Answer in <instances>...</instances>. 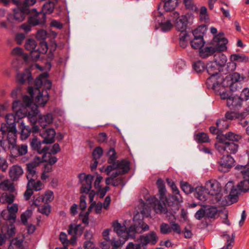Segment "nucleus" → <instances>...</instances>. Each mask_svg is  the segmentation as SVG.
I'll return each instance as SVG.
<instances>
[{
	"label": "nucleus",
	"instance_id": "f257e3e1",
	"mask_svg": "<svg viewBox=\"0 0 249 249\" xmlns=\"http://www.w3.org/2000/svg\"><path fill=\"white\" fill-rule=\"evenodd\" d=\"M12 108L15 114H9L5 117L6 121V128H11L13 126H16V124H20L27 115V110L26 107L22 106L20 101H15L13 103Z\"/></svg>",
	"mask_w": 249,
	"mask_h": 249
},
{
	"label": "nucleus",
	"instance_id": "f03ea898",
	"mask_svg": "<svg viewBox=\"0 0 249 249\" xmlns=\"http://www.w3.org/2000/svg\"><path fill=\"white\" fill-rule=\"evenodd\" d=\"M221 68L220 66L214 62H211L207 66V71L210 77L207 78L206 83L209 86L213 83L212 88L215 91L219 90L223 80V78L218 75Z\"/></svg>",
	"mask_w": 249,
	"mask_h": 249
},
{
	"label": "nucleus",
	"instance_id": "7ed1b4c3",
	"mask_svg": "<svg viewBox=\"0 0 249 249\" xmlns=\"http://www.w3.org/2000/svg\"><path fill=\"white\" fill-rule=\"evenodd\" d=\"M24 47L25 49L30 53L31 57L34 61H37L41 53H46L48 50L46 42H41L37 45L36 42L33 39L26 40Z\"/></svg>",
	"mask_w": 249,
	"mask_h": 249
},
{
	"label": "nucleus",
	"instance_id": "20e7f679",
	"mask_svg": "<svg viewBox=\"0 0 249 249\" xmlns=\"http://www.w3.org/2000/svg\"><path fill=\"white\" fill-rule=\"evenodd\" d=\"M245 179L241 181L236 186H232L229 195L228 196V199L231 201V204L237 201L238 195L242 192H247L249 190V187L246 188V184L245 183Z\"/></svg>",
	"mask_w": 249,
	"mask_h": 249
},
{
	"label": "nucleus",
	"instance_id": "39448f33",
	"mask_svg": "<svg viewBox=\"0 0 249 249\" xmlns=\"http://www.w3.org/2000/svg\"><path fill=\"white\" fill-rule=\"evenodd\" d=\"M206 186L208 194L213 196H215L217 201L221 198L220 192L221 186L219 182L214 179L210 180L206 182Z\"/></svg>",
	"mask_w": 249,
	"mask_h": 249
},
{
	"label": "nucleus",
	"instance_id": "423d86ee",
	"mask_svg": "<svg viewBox=\"0 0 249 249\" xmlns=\"http://www.w3.org/2000/svg\"><path fill=\"white\" fill-rule=\"evenodd\" d=\"M228 40L224 37L223 33H219L215 35L213 38L212 45L215 52H223L227 50Z\"/></svg>",
	"mask_w": 249,
	"mask_h": 249
},
{
	"label": "nucleus",
	"instance_id": "0eeeda50",
	"mask_svg": "<svg viewBox=\"0 0 249 249\" xmlns=\"http://www.w3.org/2000/svg\"><path fill=\"white\" fill-rule=\"evenodd\" d=\"M78 178L82 186L81 193L88 194L91 190L93 176L91 175H86L84 173L78 175Z\"/></svg>",
	"mask_w": 249,
	"mask_h": 249
},
{
	"label": "nucleus",
	"instance_id": "6e6552de",
	"mask_svg": "<svg viewBox=\"0 0 249 249\" xmlns=\"http://www.w3.org/2000/svg\"><path fill=\"white\" fill-rule=\"evenodd\" d=\"M149 226L142 220L136 221L133 225L128 228V233L130 238H133L135 237L136 233H142L149 230Z\"/></svg>",
	"mask_w": 249,
	"mask_h": 249
},
{
	"label": "nucleus",
	"instance_id": "1a4fd4ad",
	"mask_svg": "<svg viewBox=\"0 0 249 249\" xmlns=\"http://www.w3.org/2000/svg\"><path fill=\"white\" fill-rule=\"evenodd\" d=\"M46 16L44 13L37 12L35 9L32 11V15L28 19V22L32 26L43 25L46 22Z\"/></svg>",
	"mask_w": 249,
	"mask_h": 249
},
{
	"label": "nucleus",
	"instance_id": "9d476101",
	"mask_svg": "<svg viewBox=\"0 0 249 249\" xmlns=\"http://www.w3.org/2000/svg\"><path fill=\"white\" fill-rule=\"evenodd\" d=\"M152 202L154 203L153 209L157 213H164L169 219H174L175 216L174 213L168 210L164 204H162L158 199L154 197L152 199Z\"/></svg>",
	"mask_w": 249,
	"mask_h": 249
},
{
	"label": "nucleus",
	"instance_id": "9b49d317",
	"mask_svg": "<svg viewBox=\"0 0 249 249\" xmlns=\"http://www.w3.org/2000/svg\"><path fill=\"white\" fill-rule=\"evenodd\" d=\"M234 160L230 155H224L218 162V169L222 172H227L233 165Z\"/></svg>",
	"mask_w": 249,
	"mask_h": 249
},
{
	"label": "nucleus",
	"instance_id": "f8f14e48",
	"mask_svg": "<svg viewBox=\"0 0 249 249\" xmlns=\"http://www.w3.org/2000/svg\"><path fill=\"white\" fill-rule=\"evenodd\" d=\"M41 162L40 157L36 156L30 163L27 164V170L28 174L27 178L28 179L34 178H37V175L36 172V168Z\"/></svg>",
	"mask_w": 249,
	"mask_h": 249
},
{
	"label": "nucleus",
	"instance_id": "ddd939ff",
	"mask_svg": "<svg viewBox=\"0 0 249 249\" xmlns=\"http://www.w3.org/2000/svg\"><path fill=\"white\" fill-rule=\"evenodd\" d=\"M171 17L176 18L175 27L177 30L183 32L186 30L188 24V18L186 16L182 15L179 17V14L176 12L171 14Z\"/></svg>",
	"mask_w": 249,
	"mask_h": 249
},
{
	"label": "nucleus",
	"instance_id": "4468645a",
	"mask_svg": "<svg viewBox=\"0 0 249 249\" xmlns=\"http://www.w3.org/2000/svg\"><path fill=\"white\" fill-rule=\"evenodd\" d=\"M140 242V245L142 247H145L147 244H149L152 245H155L158 240L155 232L152 231L145 235H141L139 238Z\"/></svg>",
	"mask_w": 249,
	"mask_h": 249
},
{
	"label": "nucleus",
	"instance_id": "2eb2a0df",
	"mask_svg": "<svg viewBox=\"0 0 249 249\" xmlns=\"http://www.w3.org/2000/svg\"><path fill=\"white\" fill-rule=\"evenodd\" d=\"M16 80L20 85H23L26 83L30 84L33 81L31 71L27 69L22 72L18 73L16 77Z\"/></svg>",
	"mask_w": 249,
	"mask_h": 249
},
{
	"label": "nucleus",
	"instance_id": "dca6fc26",
	"mask_svg": "<svg viewBox=\"0 0 249 249\" xmlns=\"http://www.w3.org/2000/svg\"><path fill=\"white\" fill-rule=\"evenodd\" d=\"M45 144L43 142V140L40 141L36 137L33 138L30 141V146L32 149L36 151L39 154H43V155L47 152L49 150V147L45 146L42 147V144Z\"/></svg>",
	"mask_w": 249,
	"mask_h": 249
},
{
	"label": "nucleus",
	"instance_id": "f3484780",
	"mask_svg": "<svg viewBox=\"0 0 249 249\" xmlns=\"http://www.w3.org/2000/svg\"><path fill=\"white\" fill-rule=\"evenodd\" d=\"M30 13L29 8L22 7L21 8H17L14 10L13 20L15 22H20L24 20L26 15Z\"/></svg>",
	"mask_w": 249,
	"mask_h": 249
},
{
	"label": "nucleus",
	"instance_id": "a211bd4d",
	"mask_svg": "<svg viewBox=\"0 0 249 249\" xmlns=\"http://www.w3.org/2000/svg\"><path fill=\"white\" fill-rule=\"evenodd\" d=\"M40 135L43 139V142L45 144L53 143L54 142L55 132L53 128H48L40 131Z\"/></svg>",
	"mask_w": 249,
	"mask_h": 249
},
{
	"label": "nucleus",
	"instance_id": "6ab92c4d",
	"mask_svg": "<svg viewBox=\"0 0 249 249\" xmlns=\"http://www.w3.org/2000/svg\"><path fill=\"white\" fill-rule=\"evenodd\" d=\"M9 148L10 149L12 156L15 158L27 154L28 152V146L25 144L20 145H17L15 144L11 147L9 146Z\"/></svg>",
	"mask_w": 249,
	"mask_h": 249
},
{
	"label": "nucleus",
	"instance_id": "aec40b11",
	"mask_svg": "<svg viewBox=\"0 0 249 249\" xmlns=\"http://www.w3.org/2000/svg\"><path fill=\"white\" fill-rule=\"evenodd\" d=\"M1 231L2 235L5 239L10 238L13 237L15 233L16 230L14 225V223H4L3 225L1 227Z\"/></svg>",
	"mask_w": 249,
	"mask_h": 249
},
{
	"label": "nucleus",
	"instance_id": "412c9836",
	"mask_svg": "<svg viewBox=\"0 0 249 249\" xmlns=\"http://www.w3.org/2000/svg\"><path fill=\"white\" fill-rule=\"evenodd\" d=\"M114 231L118 235V236L123 238L125 240L129 237L128 233V229L126 231L125 226H122L118 222H114L113 225Z\"/></svg>",
	"mask_w": 249,
	"mask_h": 249
},
{
	"label": "nucleus",
	"instance_id": "4be33fe9",
	"mask_svg": "<svg viewBox=\"0 0 249 249\" xmlns=\"http://www.w3.org/2000/svg\"><path fill=\"white\" fill-rule=\"evenodd\" d=\"M23 174L22 167L18 165H14L10 169L9 174L11 180L17 181Z\"/></svg>",
	"mask_w": 249,
	"mask_h": 249
},
{
	"label": "nucleus",
	"instance_id": "5701e85b",
	"mask_svg": "<svg viewBox=\"0 0 249 249\" xmlns=\"http://www.w3.org/2000/svg\"><path fill=\"white\" fill-rule=\"evenodd\" d=\"M38 91V95L35 98V102L37 106L44 107L49 100V93L47 91H42L41 92L38 89H36Z\"/></svg>",
	"mask_w": 249,
	"mask_h": 249
},
{
	"label": "nucleus",
	"instance_id": "b1692460",
	"mask_svg": "<svg viewBox=\"0 0 249 249\" xmlns=\"http://www.w3.org/2000/svg\"><path fill=\"white\" fill-rule=\"evenodd\" d=\"M7 131V140L9 144V146L12 147L16 144L17 140V129L14 126L11 128L6 129Z\"/></svg>",
	"mask_w": 249,
	"mask_h": 249
},
{
	"label": "nucleus",
	"instance_id": "393cba45",
	"mask_svg": "<svg viewBox=\"0 0 249 249\" xmlns=\"http://www.w3.org/2000/svg\"><path fill=\"white\" fill-rule=\"evenodd\" d=\"M115 163V168L124 175L127 173L129 169V162L126 160H117Z\"/></svg>",
	"mask_w": 249,
	"mask_h": 249
},
{
	"label": "nucleus",
	"instance_id": "a878e982",
	"mask_svg": "<svg viewBox=\"0 0 249 249\" xmlns=\"http://www.w3.org/2000/svg\"><path fill=\"white\" fill-rule=\"evenodd\" d=\"M195 190V196L196 198L202 201H205L207 199L209 194L207 188L203 186H198L196 188Z\"/></svg>",
	"mask_w": 249,
	"mask_h": 249
},
{
	"label": "nucleus",
	"instance_id": "bb28decb",
	"mask_svg": "<svg viewBox=\"0 0 249 249\" xmlns=\"http://www.w3.org/2000/svg\"><path fill=\"white\" fill-rule=\"evenodd\" d=\"M215 52L214 49L211 44L210 46H203L200 48L199 50V54L201 58L204 59L213 55Z\"/></svg>",
	"mask_w": 249,
	"mask_h": 249
},
{
	"label": "nucleus",
	"instance_id": "cd10ccee",
	"mask_svg": "<svg viewBox=\"0 0 249 249\" xmlns=\"http://www.w3.org/2000/svg\"><path fill=\"white\" fill-rule=\"evenodd\" d=\"M47 76V73L41 74L40 77L36 79L35 83L36 85L38 84L40 85L43 84L44 88L45 89L44 91H47L48 92L47 90L51 89L52 88V83L50 80L45 79Z\"/></svg>",
	"mask_w": 249,
	"mask_h": 249
},
{
	"label": "nucleus",
	"instance_id": "c85d7f7f",
	"mask_svg": "<svg viewBox=\"0 0 249 249\" xmlns=\"http://www.w3.org/2000/svg\"><path fill=\"white\" fill-rule=\"evenodd\" d=\"M242 100L238 96H234L231 97L227 101V105L229 107L233 109H238L241 107Z\"/></svg>",
	"mask_w": 249,
	"mask_h": 249
},
{
	"label": "nucleus",
	"instance_id": "c756f323",
	"mask_svg": "<svg viewBox=\"0 0 249 249\" xmlns=\"http://www.w3.org/2000/svg\"><path fill=\"white\" fill-rule=\"evenodd\" d=\"M53 121V116L51 113L39 115L38 118V123L43 129L45 128L48 124L52 123Z\"/></svg>",
	"mask_w": 249,
	"mask_h": 249
},
{
	"label": "nucleus",
	"instance_id": "7c9ffc66",
	"mask_svg": "<svg viewBox=\"0 0 249 249\" xmlns=\"http://www.w3.org/2000/svg\"><path fill=\"white\" fill-rule=\"evenodd\" d=\"M225 142H237L241 139V136L232 132H229L224 135H218Z\"/></svg>",
	"mask_w": 249,
	"mask_h": 249
},
{
	"label": "nucleus",
	"instance_id": "2f4dec72",
	"mask_svg": "<svg viewBox=\"0 0 249 249\" xmlns=\"http://www.w3.org/2000/svg\"><path fill=\"white\" fill-rule=\"evenodd\" d=\"M236 169L241 170V173L245 179L244 183L246 184V188L249 187V167L245 166L237 165L235 167Z\"/></svg>",
	"mask_w": 249,
	"mask_h": 249
},
{
	"label": "nucleus",
	"instance_id": "473e14b6",
	"mask_svg": "<svg viewBox=\"0 0 249 249\" xmlns=\"http://www.w3.org/2000/svg\"><path fill=\"white\" fill-rule=\"evenodd\" d=\"M215 53H216L214 55V62L221 67L224 66L227 61V56L221 52H216Z\"/></svg>",
	"mask_w": 249,
	"mask_h": 249
},
{
	"label": "nucleus",
	"instance_id": "72a5a7b5",
	"mask_svg": "<svg viewBox=\"0 0 249 249\" xmlns=\"http://www.w3.org/2000/svg\"><path fill=\"white\" fill-rule=\"evenodd\" d=\"M41 162H47L50 165L55 163L57 161V158L55 156H52L51 153L48 151L45 153L41 157H40Z\"/></svg>",
	"mask_w": 249,
	"mask_h": 249
},
{
	"label": "nucleus",
	"instance_id": "f704fd0d",
	"mask_svg": "<svg viewBox=\"0 0 249 249\" xmlns=\"http://www.w3.org/2000/svg\"><path fill=\"white\" fill-rule=\"evenodd\" d=\"M36 178H32L28 180V187H30L33 190L38 191L41 190L43 188L42 183L38 180L36 181L35 180Z\"/></svg>",
	"mask_w": 249,
	"mask_h": 249
},
{
	"label": "nucleus",
	"instance_id": "c9c22d12",
	"mask_svg": "<svg viewBox=\"0 0 249 249\" xmlns=\"http://www.w3.org/2000/svg\"><path fill=\"white\" fill-rule=\"evenodd\" d=\"M230 76L232 82V84L230 86V89L232 91L234 90L233 86L235 83L242 81L245 79V77L241 75L240 73L236 72H232L230 74Z\"/></svg>",
	"mask_w": 249,
	"mask_h": 249
},
{
	"label": "nucleus",
	"instance_id": "e433bc0d",
	"mask_svg": "<svg viewBox=\"0 0 249 249\" xmlns=\"http://www.w3.org/2000/svg\"><path fill=\"white\" fill-rule=\"evenodd\" d=\"M206 26L204 25L198 26L192 32L194 38H203V36L206 32Z\"/></svg>",
	"mask_w": 249,
	"mask_h": 249
},
{
	"label": "nucleus",
	"instance_id": "4c0bfd02",
	"mask_svg": "<svg viewBox=\"0 0 249 249\" xmlns=\"http://www.w3.org/2000/svg\"><path fill=\"white\" fill-rule=\"evenodd\" d=\"M20 128L21 129V138L22 140L26 139L30 135L31 130L29 126L25 125L23 121L20 122Z\"/></svg>",
	"mask_w": 249,
	"mask_h": 249
},
{
	"label": "nucleus",
	"instance_id": "58836bf2",
	"mask_svg": "<svg viewBox=\"0 0 249 249\" xmlns=\"http://www.w3.org/2000/svg\"><path fill=\"white\" fill-rule=\"evenodd\" d=\"M205 41L203 38H194L190 40V44L192 48L194 49H199L201 48L204 45Z\"/></svg>",
	"mask_w": 249,
	"mask_h": 249
},
{
	"label": "nucleus",
	"instance_id": "ea45409f",
	"mask_svg": "<svg viewBox=\"0 0 249 249\" xmlns=\"http://www.w3.org/2000/svg\"><path fill=\"white\" fill-rule=\"evenodd\" d=\"M238 145L234 142H226V152L228 154H235L237 151Z\"/></svg>",
	"mask_w": 249,
	"mask_h": 249
},
{
	"label": "nucleus",
	"instance_id": "a19ab883",
	"mask_svg": "<svg viewBox=\"0 0 249 249\" xmlns=\"http://www.w3.org/2000/svg\"><path fill=\"white\" fill-rule=\"evenodd\" d=\"M216 125L218 130H220L221 133L222 131L229 128L230 123L228 120L223 118L218 120L216 122Z\"/></svg>",
	"mask_w": 249,
	"mask_h": 249
},
{
	"label": "nucleus",
	"instance_id": "79ce46f5",
	"mask_svg": "<svg viewBox=\"0 0 249 249\" xmlns=\"http://www.w3.org/2000/svg\"><path fill=\"white\" fill-rule=\"evenodd\" d=\"M216 138L218 142L215 143V147L219 152L224 154L226 152V142L219 135Z\"/></svg>",
	"mask_w": 249,
	"mask_h": 249
},
{
	"label": "nucleus",
	"instance_id": "37998d69",
	"mask_svg": "<svg viewBox=\"0 0 249 249\" xmlns=\"http://www.w3.org/2000/svg\"><path fill=\"white\" fill-rule=\"evenodd\" d=\"M0 217L5 221L4 223H15L16 219L11 215L10 212L6 210H4L2 211Z\"/></svg>",
	"mask_w": 249,
	"mask_h": 249
},
{
	"label": "nucleus",
	"instance_id": "c03bdc74",
	"mask_svg": "<svg viewBox=\"0 0 249 249\" xmlns=\"http://www.w3.org/2000/svg\"><path fill=\"white\" fill-rule=\"evenodd\" d=\"M230 60L231 61L239 62H246L249 58L247 56L243 54H233L231 55Z\"/></svg>",
	"mask_w": 249,
	"mask_h": 249
},
{
	"label": "nucleus",
	"instance_id": "a18cd8bd",
	"mask_svg": "<svg viewBox=\"0 0 249 249\" xmlns=\"http://www.w3.org/2000/svg\"><path fill=\"white\" fill-rule=\"evenodd\" d=\"M6 125L2 124L1 128L0 129V147H1L4 151L6 150V148L4 147V138L6 135L7 131Z\"/></svg>",
	"mask_w": 249,
	"mask_h": 249
},
{
	"label": "nucleus",
	"instance_id": "49530a36",
	"mask_svg": "<svg viewBox=\"0 0 249 249\" xmlns=\"http://www.w3.org/2000/svg\"><path fill=\"white\" fill-rule=\"evenodd\" d=\"M169 199L172 201L174 204L176 205V210H178V204L182 201V197L179 193L174 194L173 195L169 197Z\"/></svg>",
	"mask_w": 249,
	"mask_h": 249
},
{
	"label": "nucleus",
	"instance_id": "de8ad7c7",
	"mask_svg": "<svg viewBox=\"0 0 249 249\" xmlns=\"http://www.w3.org/2000/svg\"><path fill=\"white\" fill-rule=\"evenodd\" d=\"M54 3L50 1L48 2L45 3L42 7V12L44 13L45 15L46 14H50L52 13L54 10Z\"/></svg>",
	"mask_w": 249,
	"mask_h": 249
},
{
	"label": "nucleus",
	"instance_id": "09e8293b",
	"mask_svg": "<svg viewBox=\"0 0 249 249\" xmlns=\"http://www.w3.org/2000/svg\"><path fill=\"white\" fill-rule=\"evenodd\" d=\"M205 209L206 217L210 218H214L217 213V210L215 207L210 206Z\"/></svg>",
	"mask_w": 249,
	"mask_h": 249
},
{
	"label": "nucleus",
	"instance_id": "8fccbe9b",
	"mask_svg": "<svg viewBox=\"0 0 249 249\" xmlns=\"http://www.w3.org/2000/svg\"><path fill=\"white\" fill-rule=\"evenodd\" d=\"M196 139L198 142H209V138L207 134L201 132L197 134L196 136Z\"/></svg>",
	"mask_w": 249,
	"mask_h": 249
},
{
	"label": "nucleus",
	"instance_id": "3c124183",
	"mask_svg": "<svg viewBox=\"0 0 249 249\" xmlns=\"http://www.w3.org/2000/svg\"><path fill=\"white\" fill-rule=\"evenodd\" d=\"M193 67L194 70L197 72H200L205 69L204 63L200 60H198L194 62Z\"/></svg>",
	"mask_w": 249,
	"mask_h": 249
},
{
	"label": "nucleus",
	"instance_id": "603ef678",
	"mask_svg": "<svg viewBox=\"0 0 249 249\" xmlns=\"http://www.w3.org/2000/svg\"><path fill=\"white\" fill-rule=\"evenodd\" d=\"M181 188L182 191L186 194H189L194 191V188L186 182H181Z\"/></svg>",
	"mask_w": 249,
	"mask_h": 249
},
{
	"label": "nucleus",
	"instance_id": "864d4df0",
	"mask_svg": "<svg viewBox=\"0 0 249 249\" xmlns=\"http://www.w3.org/2000/svg\"><path fill=\"white\" fill-rule=\"evenodd\" d=\"M13 20L12 19V17L8 18L7 22L5 21H2L0 23V26L1 28L11 30L13 28H14V22H13Z\"/></svg>",
	"mask_w": 249,
	"mask_h": 249
},
{
	"label": "nucleus",
	"instance_id": "5fc2aeb1",
	"mask_svg": "<svg viewBox=\"0 0 249 249\" xmlns=\"http://www.w3.org/2000/svg\"><path fill=\"white\" fill-rule=\"evenodd\" d=\"M124 241H122L120 239H116L115 238H112L111 239L110 245L112 247V249H120V248L122 245L124 243Z\"/></svg>",
	"mask_w": 249,
	"mask_h": 249
},
{
	"label": "nucleus",
	"instance_id": "6e6d98bb",
	"mask_svg": "<svg viewBox=\"0 0 249 249\" xmlns=\"http://www.w3.org/2000/svg\"><path fill=\"white\" fill-rule=\"evenodd\" d=\"M160 231L162 234H167L171 232V226L167 223H162L160 225Z\"/></svg>",
	"mask_w": 249,
	"mask_h": 249
},
{
	"label": "nucleus",
	"instance_id": "4d7b16f0",
	"mask_svg": "<svg viewBox=\"0 0 249 249\" xmlns=\"http://www.w3.org/2000/svg\"><path fill=\"white\" fill-rule=\"evenodd\" d=\"M33 98H34L31 97L30 96L25 95L23 97V102H21V101H20L22 106L26 107L27 110H28L27 107H29L33 102Z\"/></svg>",
	"mask_w": 249,
	"mask_h": 249
},
{
	"label": "nucleus",
	"instance_id": "13d9d810",
	"mask_svg": "<svg viewBox=\"0 0 249 249\" xmlns=\"http://www.w3.org/2000/svg\"><path fill=\"white\" fill-rule=\"evenodd\" d=\"M7 210H8L10 213L11 214L12 216L16 219V213L18 211V206L17 204H13L11 206H8Z\"/></svg>",
	"mask_w": 249,
	"mask_h": 249
},
{
	"label": "nucleus",
	"instance_id": "bf43d9fd",
	"mask_svg": "<svg viewBox=\"0 0 249 249\" xmlns=\"http://www.w3.org/2000/svg\"><path fill=\"white\" fill-rule=\"evenodd\" d=\"M160 26L161 30L164 32L170 31L173 27V24L171 23L169 20H168L164 22H161Z\"/></svg>",
	"mask_w": 249,
	"mask_h": 249
},
{
	"label": "nucleus",
	"instance_id": "052dcab7",
	"mask_svg": "<svg viewBox=\"0 0 249 249\" xmlns=\"http://www.w3.org/2000/svg\"><path fill=\"white\" fill-rule=\"evenodd\" d=\"M225 119L229 120H233L239 118V115L236 112L233 111H227L225 115Z\"/></svg>",
	"mask_w": 249,
	"mask_h": 249
},
{
	"label": "nucleus",
	"instance_id": "680f3d73",
	"mask_svg": "<svg viewBox=\"0 0 249 249\" xmlns=\"http://www.w3.org/2000/svg\"><path fill=\"white\" fill-rule=\"evenodd\" d=\"M23 239H18V238L13 239L11 241V244L18 249H22Z\"/></svg>",
	"mask_w": 249,
	"mask_h": 249
},
{
	"label": "nucleus",
	"instance_id": "e2e57ef3",
	"mask_svg": "<svg viewBox=\"0 0 249 249\" xmlns=\"http://www.w3.org/2000/svg\"><path fill=\"white\" fill-rule=\"evenodd\" d=\"M108 154L110 155L109 159H108V163H116V152L114 149L111 148L109 149Z\"/></svg>",
	"mask_w": 249,
	"mask_h": 249
},
{
	"label": "nucleus",
	"instance_id": "0e129e2a",
	"mask_svg": "<svg viewBox=\"0 0 249 249\" xmlns=\"http://www.w3.org/2000/svg\"><path fill=\"white\" fill-rule=\"evenodd\" d=\"M164 2L163 7L165 11H170L174 9L175 7L172 4V0H161Z\"/></svg>",
	"mask_w": 249,
	"mask_h": 249
},
{
	"label": "nucleus",
	"instance_id": "69168bd1",
	"mask_svg": "<svg viewBox=\"0 0 249 249\" xmlns=\"http://www.w3.org/2000/svg\"><path fill=\"white\" fill-rule=\"evenodd\" d=\"M103 151L100 147L95 148L93 152L92 156L94 159H99L103 155Z\"/></svg>",
	"mask_w": 249,
	"mask_h": 249
},
{
	"label": "nucleus",
	"instance_id": "338daca9",
	"mask_svg": "<svg viewBox=\"0 0 249 249\" xmlns=\"http://www.w3.org/2000/svg\"><path fill=\"white\" fill-rule=\"evenodd\" d=\"M31 214V210H27L25 213H24L21 215V220L23 224H27L28 219L30 217Z\"/></svg>",
	"mask_w": 249,
	"mask_h": 249
},
{
	"label": "nucleus",
	"instance_id": "774afa93",
	"mask_svg": "<svg viewBox=\"0 0 249 249\" xmlns=\"http://www.w3.org/2000/svg\"><path fill=\"white\" fill-rule=\"evenodd\" d=\"M38 211L41 213L48 215L50 213V206L45 203L42 206L38 208Z\"/></svg>",
	"mask_w": 249,
	"mask_h": 249
}]
</instances>
